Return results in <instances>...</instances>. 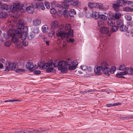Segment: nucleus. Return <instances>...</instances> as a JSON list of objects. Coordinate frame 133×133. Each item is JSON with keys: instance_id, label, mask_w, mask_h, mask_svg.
I'll use <instances>...</instances> for the list:
<instances>
[{"instance_id": "nucleus-1", "label": "nucleus", "mask_w": 133, "mask_h": 133, "mask_svg": "<svg viewBox=\"0 0 133 133\" xmlns=\"http://www.w3.org/2000/svg\"><path fill=\"white\" fill-rule=\"evenodd\" d=\"M32 6L30 5L25 8L26 10L29 13L32 14L34 12V9L35 8L37 9H41L44 10L45 8L44 4L42 2H37L32 4Z\"/></svg>"}, {"instance_id": "nucleus-2", "label": "nucleus", "mask_w": 133, "mask_h": 133, "mask_svg": "<svg viewBox=\"0 0 133 133\" xmlns=\"http://www.w3.org/2000/svg\"><path fill=\"white\" fill-rule=\"evenodd\" d=\"M73 30L72 29L69 30L68 32H65L62 30H58L56 32V35L58 37H61L62 39L68 38L69 36L71 37L74 36Z\"/></svg>"}, {"instance_id": "nucleus-3", "label": "nucleus", "mask_w": 133, "mask_h": 133, "mask_svg": "<svg viewBox=\"0 0 133 133\" xmlns=\"http://www.w3.org/2000/svg\"><path fill=\"white\" fill-rule=\"evenodd\" d=\"M7 34L9 37H11V42L13 43H17L18 42L19 37H17V34L16 35L14 33L13 30H9Z\"/></svg>"}, {"instance_id": "nucleus-4", "label": "nucleus", "mask_w": 133, "mask_h": 133, "mask_svg": "<svg viewBox=\"0 0 133 133\" xmlns=\"http://www.w3.org/2000/svg\"><path fill=\"white\" fill-rule=\"evenodd\" d=\"M78 4L77 0H64L62 2V5L65 9H68L70 4L74 6L77 5Z\"/></svg>"}, {"instance_id": "nucleus-5", "label": "nucleus", "mask_w": 133, "mask_h": 133, "mask_svg": "<svg viewBox=\"0 0 133 133\" xmlns=\"http://www.w3.org/2000/svg\"><path fill=\"white\" fill-rule=\"evenodd\" d=\"M121 16V14L119 12L116 13L115 14L114 17L113 16L112 17H111L109 18L107 22L108 25L109 24L111 25V24L114 25L115 24V18L116 19H119Z\"/></svg>"}, {"instance_id": "nucleus-6", "label": "nucleus", "mask_w": 133, "mask_h": 133, "mask_svg": "<svg viewBox=\"0 0 133 133\" xmlns=\"http://www.w3.org/2000/svg\"><path fill=\"white\" fill-rule=\"evenodd\" d=\"M21 29L17 28L15 30V32L17 34V37H20L22 40L25 39L26 38L27 34L23 32H22Z\"/></svg>"}, {"instance_id": "nucleus-7", "label": "nucleus", "mask_w": 133, "mask_h": 133, "mask_svg": "<svg viewBox=\"0 0 133 133\" xmlns=\"http://www.w3.org/2000/svg\"><path fill=\"white\" fill-rule=\"evenodd\" d=\"M100 31L102 33L106 34L109 37H110L111 34V32L109 31V28L107 27H102L100 29Z\"/></svg>"}, {"instance_id": "nucleus-8", "label": "nucleus", "mask_w": 133, "mask_h": 133, "mask_svg": "<svg viewBox=\"0 0 133 133\" xmlns=\"http://www.w3.org/2000/svg\"><path fill=\"white\" fill-rule=\"evenodd\" d=\"M115 3L113 4L112 7L113 8L114 10L116 12H118L119 11V8L120 6L117 0L115 1Z\"/></svg>"}, {"instance_id": "nucleus-9", "label": "nucleus", "mask_w": 133, "mask_h": 133, "mask_svg": "<svg viewBox=\"0 0 133 133\" xmlns=\"http://www.w3.org/2000/svg\"><path fill=\"white\" fill-rule=\"evenodd\" d=\"M25 67L28 70L31 71H32L34 68V64L32 62H27L25 65Z\"/></svg>"}, {"instance_id": "nucleus-10", "label": "nucleus", "mask_w": 133, "mask_h": 133, "mask_svg": "<svg viewBox=\"0 0 133 133\" xmlns=\"http://www.w3.org/2000/svg\"><path fill=\"white\" fill-rule=\"evenodd\" d=\"M63 62L58 67V70L61 71V72L62 73L66 72L67 71V68L66 67H63Z\"/></svg>"}, {"instance_id": "nucleus-11", "label": "nucleus", "mask_w": 133, "mask_h": 133, "mask_svg": "<svg viewBox=\"0 0 133 133\" xmlns=\"http://www.w3.org/2000/svg\"><path fill=\"white\" fill-rule=\"evenodd\" d=\"M24 25H18V28H20L22 30V32H23L27 34L28 31V27L27 26H24Z\"/></svg>"}, {"instance_id": "nucleus-12", "label": "nucleus", "mask_w": 133, "mask_h": 133, "mask_svg": "<svg viewBox=\"0 0 133 133\" xmlns=\"http://www.w3.org/2000/svg\"><path fill=\"white\" fill-rule=\"evenodd\" d=\"M101 70L102 71V72L104 74L106 75L107 76L110 75L109 71L110 70V68L109 67H105L103 69H101Z\"/></svg>"}, {"instance_id": "nucleus-13", "label": "nucleus", "mask_w": 133, "mask_h": 133, "mask_svg": "<svg viewBox=\"0 0 133 133\" xmlns=\"http://www.w3.org/2000/svg\"><path fill=\"white\" fill-rule=\"evenodd\" d=\"M101 68L99 66H97L96 69H95L94 72L95 75H99L102 74Z\"/></svg>"}, {"instance_id": "nucleus-14", "label": "nucleus", "mask_w": 133, "mask_h": 133, "mask_svg": "<svg viewBox=\"0 0 133 133\" xmlns=\"http://www.w3.org/2000/svg\"><path fill=\"white\" fill-rule=\"evenodd\" d=\"M109 65V63L107 61H103L102 62L101 66H99L100 67V68H101V69H102L108 67Z\"/></svg>"}, {"instance_id": "nucleus-15", "label": "nucleus", "mask_w": 133, "mask_h": 133, "mask_svg": "<svg viewBox=\"0 0 133 133\" xmlns=\"http://www.w3.org/2000/svg\"><path fill=\"white\" fill-rule=\"evenodd\" d=\"M76 13L75 10L73 9H70L68 12V15L71 17H74Z\"/></svg>"}, {"instance_id": "nucleus-16", "label": "nucleus", "mask_w": 133, "mask_h": 133, "mask_svg": "<svg viewBox=\"0 0 133 133\" xmlns=\"http://www.w3.org/2000/svg\"><path fill=\"white\" fill-rule=\"evenodd\" d=\"M63 61H59L57 62V60H55L54 61L53 64L54 67H57L59 66L60 64L63 63Z\"/></svg>"}, {"instance_id": "nucleus-17", "label": "nucleus", "mask_w": 133, "mask_h": 133, "mask_svg": "<svg viewBox=\"0 0 133 133\" xmlns=\"http://www.w3.org/2000/svg\"><path fill=\"white\" fill-rule=\"evenodd\" d=\"M99 15V13L97 12L94 11L92 13V17H93L95 19H98Z\"/></svg>"}, {"instance_id": "nucleus-18", "label": "nucleus", "mask_w": 133, "mask_h": 133, "mask_svg": "<svg viewBox=\"0 0 133 133\" xmlns=\"http://www.w3.org/2000/svg\"><path fill=\"white\" fill-rule=\"evenodd\" d=\"M128 25H120L119 30L121 31H125L128 29Z\"/></svg>"}, {"instance_id": "nucleus-19", "label": "nucleus", "mask_w": 133, "mask_h": 133, "mask_svg": "<svg viewBox=\"0 0 133 133\" xmlns=\"http://www.w3.org/2000/svg\"><path fill=\"white\" fill-rule=\"evenodd\" d=\"M62 61L63 62V64H64V66L66 65H69L71 63V61L69 58L67 59L65 61L64 60Z\"/></svg>"}, {"instance_id": "nucleus-20", "label": "nucleus", "mask_w": 133, "mask_h": 133, "mask_svg": "<svg viewBox=\"0 0 133 133\" xmlns=\"http://www.w3.org/2000/svg\"><path fill=\"white\" fill-rule=\"evenodd\" d=\"M112 26L111 29V34L112 32H115L118 30V27L116 25H111Z\"/></svg>"}, {"instance_id": "nucleus-21", "label": "nucleus", "mask_w": 133, "mask_h": 133, "mask_svg": "<svg viewBox=\"0 0 133 133\" xmlns=\"http://www.w3.org/2000/svg\"><path fill=\"white\" fill-rule=\"evenodd\" d=\"M120 6L125 5L127 3V1L124 0H117Z\"/></svg>"}, {"instance_id": "nucleus-22", "label": "nucleus", "mask_w": 133, "mask_h": 133, "mask_svg": "<svg viewBox=\"0 0 133 133\" xmlns=\"http://www.w3.org/2000/svg\"><path fill=\"white\" fill-rule=\"evenodd\" d=\"M76 62V64L75 65L76 66H69L68 68V69L69 70H74L76 68V67L77 66L78 64V63L77 62V61L76 60H75V62Z\"/></svg>"}, {"instance_id": "nucleus-23", "label": "nucleus", "mask_w": 133, "mask_h": 133, "mask_svg": "<svg viewBox=\"0 0 133 133\" xmlns=\"http://www.w3.org/2000/svg\"><path fill=\"white\" fill-rule=\"evenodd\" d=\"M9 68L11 70H14L16 67L14 63H10L9 64Z\"/></svg>"}, {"instance_id": "nucleus-24", "label": "nucleus", "mask_w": 133, "mask_h": 133, "mask_svg": "<svg viewBox=\"0 0 133 133\" xmlns=\"http://www.w3.org/2000/svg\"><path fill=\"white\" fill-rule=\"evenodd\" d=\"M7 16V14L5 12L2 11L0 12V18H6Z\"/></svg>"}, {"instance_id": "nucleus-25", "label": "nucleus", "mask_w": 133, "mask_h": 133, "mask_svg": "<svg viewBox=\"0 0 133 133\" xmlns=\"http://www.w3.org/2000/svg\"><path fill=\"white\" fill-rule=\"evenodd\" d=\"M121 103L118 102L114 103L113 104H107L106 105V106L107 107H109L113 106L119 105H121Z\"/></svg>"}, {"instance_id": "nucleus-26", "label": "nucleus", "mask_w": 133, "mask_h": 133, "mask_svg": "<svg viewBox=\"0 0 133 133\" xmlns=\"http://www.w3.org/2000/svg\"><path fill=\"white\" fill-rule=\"evenodd\" d=\"M33 23L34 25H39L41 23V21L39 19H36L33 21Z\"/></svg>"}, {"instance_id": "nucleus-27", "label": "nucleus", "mask_w": 133, "mask_h": 133, "mask_svg": "<svg viewBox=\"0 0 133 133\" xmlns=\"http://www.w3.org/2000/svg\"><path fill=\"white\" fill-rule=\"evenodd\" d=\"M100 19L103 21H105L107 19V17L104 15H100L99 18Z\"/></svg>"}, {"instance_id": "nucleus-28", "label": "nucleus", "mask_w": 133, "mask_h": 133, "mask_svg": "<svg viewBox=\"0 0 133 133\" xmlns=\"http://www.w3.org/2000/svg\"><path fill=\"white\" fill-rule=\"evenodd\" d=\"M15 10L17 12H18L19 11H21L20 8H21V5H20L19 4L17 5H15Z\"/></svg>"}, {"instance_id": "nucleus-29", "label": "nucleus", "mask_w": 133, "mask_h": 133, "mask_svg": "<svg viewBox=\"0 0 133 133\" xmlns=\"http://www.w3.org/2000/svg\"><path fill=\"white\" fill-rule=\"evenodd\" d=\"M119 70H124L125 69V70H129V68H125V66L124 65H121L119 68Z\"/></svg>"}, {"instance_id": "nucleus-30", "label": "nucleus", "mask_w": 133, "mask_h": 133, "mask_svg": "<svg viewBox=\"0 0 133 133\" xmlns=\"http://www.w3.org/2000/svg\"><path fill=\"white\" fill-rule=\"evenodd\" d=\"M125 17L127 21H131L132 19L130 15L128 14H127L125 15Z\"/></svg>"}, {"instance_id": "nucleus-31", "label": "nucleus", "mask_w": 133, "mask_h": 133, "mask_svg": "<svg viewBox=\"0 0 133 133\" xmlns=\"http://www.w3.org/2000/svg\"><path fill=\"white\" fill-rule=\"evenodd\" d=\"M43 65V66L42 67V68L43 69H46L47 68L49 67V65L48 64V63H45L44 62V64Z\"/></svg>"}, {"instance_id": "nucleus-32", "label": "nucleus", "mask_w": 133, "mask_h": 133, "mask_svg": "<svg viewBox=\"0 0 133 133\" xmlns=\"http://www.w3.org/2000/svg\"><path fill=\"white\" fill-rule=\"evenodd\" d=\"M18 25H25L26 24L25 22L23 19H20L18 22Z\"/></svg>"}, {"instance_id": "nucleus-33", "label": "nucleus", "mask_w": 133, "mask_h": 133, "mask_svg": "<svg viewBox=\"0 0 133 133\" xmlns=\"http://www.w3.org/2000/svg\"><path fill=\"white\" fill-rule=\"evenodd\" d=\"M44 62L43 60H41L39 61V62L38 63V67L41 68L43 65L44 64Z\"/></svg>"}, {"instance_id": "nucleus-34", "label": "nucleus", "mask_w": 133, "mask_h": 133, "mask_svg": "<svg viewBox=\"0 0 133 133\" xmlns=\"http://www.w3.org/2000/svg\"><path fill=\"white\" fill-rule=\"evenodd\" d=\"M10 10L11 12L14 13L15 11V6L14 5H11L10 7Z\"/></svg>"}, {"instance_id": "nucleus-35", "label": "nucleus", "mask_w": 133, "mask_h": 133, "mask_svg": "<svg viewBox=\"0 0 133 133\" xmlns=\"http://www.w3.org/2000/svg\"><path fill=\"white\" fill-rule=\"evenodd\" d=\"M116 70V67L115 66H112L111 68V69H110V71H109V72H110L111 74H113L115 71Z\"/></svg>"}, {"instance_id": "nucleus-36", "label": "nucleus", "mask_w": 133, "mask_h": 133, "mask_svg": "<svg viewBox=\"0 0 133 133\" xmlns=\"http://www.w3.org/2000/svg\"><path fill=\"white\" fill-rule=\"evenodd\" d=\"M34 34L32 33H30L29 35L28 36V38L30 40H31L34 37Z\"/></svg>"}, {"instance_id": "nucleus-37", "label": "nucleus", "mask_w": 133, "mask_h": 133, "mask_svg": "<svg viewBox=\"0 0 133 133\" xmlns=\"http://www.w3.org/2000/svg\"><path fill=\"white\" fill-rule=\"evenodd\" d=\"M128 74L129 75H133V69L132 68H129V70H127Z\"/></svg>"}, {"instance_id": "nucleus-38", "label": "nucleus", "mask_w": 133, "mask_h": 133, "mask_svg": "<svg viewBox=\"0 0 133 133\" xmlns=\"http://www.w3.org/2000/svg\"><path fill=\"white\" fill-rule=\"evenodd\" d=\"M122 119H132V115H129L126 116L125 117H122Z\"/></svg>"}, {"instance_id": "nucleus-39", "label": "nucleus", "mask_w": 133, "mask_h": 133, "mask_svg": "<svg viewBox=\"0 0 133 133\" xmlns=\"http://www.w3.org/2000/svg\"><path fill=\"white\" fill-rule=\"evenodd\" d=\"M42 31L44 33L47 32L48 30V28H47V29L46 27L45 26V25H43L42 27Z\"/></svg>"}, {"instance_id": "nucleus-40", "label": "nucleus", "mask_w": 133, "mask_h": 133, "mask_svg": "<svg viewBox=\"0 0 133 133\" xmlns=\"http://www.w3.org/2000/svg\"><path fill=\"white\" fill-rule=\"evenodd\" d=\"M99 3H92V8H98V7Z\"/></svg>"}, {"instance_id": "nucleus-41", "label": "nucleus", "mask_w": 133, "mask_h": 133, "mask_svg": "<svg viewBox=\"0 0 133 133\" xmlns=\"http://www.w3.org/2000/svg\"><path fill=\"white\" fill-rule=\"evenodd\" d=\"M50 12L51 14H55L56 13V10L54 8H51L50 9Z\"/></svg>"}, {"instance_id": "nucleus-42", "label": "nucleus", "mask_w": 133, "mask_h": 133, "mask_svg": "<svg viewBox=\"0 0 133 133\" xmlns=\"http://www.w3.org/2000/svg\"><path fill=\"white\" fill-rule=\"evenodd\" d=\"M11 42L10 41H8L4 43V45L6 47H9L11 45Z\"/></svg>"}, {"instance_id": "nucleus-43", "label": "nucleus", "mask_w": 133, "mask_h": 133, "mask_svg": "<svg viewBox=\"0 0 133 133\" xmlns=\"http://www.w3.org/2000/svg\"><path fill=\"white\" fill-rule=\"evenodd\" d=\"M117 25H123L124 23L121 20H118L116 21Z\"/></svg>"}, {"instance_id": "nucleus-44", "label": "nucleus", "mask_w": 133, "mask_h": 133, "mask_svg": "<svg viewBox=\"0 0 133 133\" xmlns=\"http://www.w3.org/2000/svg\"><path fill=\"white\" fill-rule=\"evenodd\" d=\"M54 69L53 68H48V69L46 70V71L48 73H49L52 72Z\"/></svg>"}, {"instance_id": "nucleus-45", "label": "nucleus", "mask_w": 133, "mask_h": 133, "mask_svg": "<svg viewBox=\"0 0 133 133\" xmlns=\"http://www.w3.org/2000/svg\"><path fill=\"white\" fill-rule=\"evenodd\" d=\"M20 100H19L18 99H13L12 100H5L4 101V102H15L16 101H21Z\"/></svg>"}, {"instance_id": "nucleus-46", "label": "nucleus", "mask_w": 133, "mask_h": 133, "mask_svg": "<svg viewBox=\"0 0 133 133\" xmlns=\"http://www.w3.org/2000/svg\"><path fill=\"white\" fill-rule=\"evenodd\" d=\"M63 12L62 10H59L57 12V15L59 16H61L63 15Z\"/></svg>"}, {"instance_id": "nucleus-47", "label": "nucleus", "mask_w": 133, "mask_h": 133, "mask_svg": "<svg viewBox=\"0 0 133 133\" xmlns=\"http://www.w3.org/2000/svg\"><path fill=\"white\" fill-rule=\"evenodd\" d=\"M45 4L46 8L47 9H49L50 8V6L49 2H45Z\"/></svg>"}, {"instance_id": "nucleus-48", "label": "nucleus", "mask_w": 133, "mask_h": 133, "mask_svg": "<svg viewBox=\"0 0 133 133\" xmlns=\"http://www.w3.org/2000/svg\"><path fill=\"white\" fill-rule=\"evenodd\" d=\"M63 14L64 17H66L68 16H69L68 14V12L66 10H64L63 12Z\"/></svg>"}, {"instance_id": "nucleus-49", "label": "nucleus", "mask_w": 133, "mask_h": 133, "mask_svg": "<svg viewBox=\"0 0 133 133\" xmlns=\"http://www.w3.org/2000/svg\"><path fill=\"white\" fill-rule=\"evenodd\" d=\"M26 8L23 6L21 5V8H20L21 11L22 13H24L25 11V9Z\"/></svg>"}, {"instance_id": "nucleus-50", "label": "nucleus", "mask_w": 133, "mask_h": 133, "mask_svg": "<svg viewBox=\"0 0 133 133\" xmlns=\"http://www.w3.org/2000/svg\"><path fill=\"white\" fill-rule=\"evenodd\" d=\"M25 71L24 69H17L16 70V72H17L21 73Z\"/></svg>"}, {"instance_id": "nucleus-51", "label": "nucleus", "mask_w": 133, "mask_h": 133, "mask_svg": "<svg viewBox=\"0 0 133 133\" xmlns=\"http://www.w3.org/2000/svg\"><path fill=\"white\" fill-rule=\"evenodd\" d=\"M98 7V8H99V9H104V7L103 6V5L101 3H99Z\"/></svg>"}, {"instance_id": "nucleus-52", "label": "nucleus", "mask_w": 133, "mask_h": 133, "mask_svg": "<svg viewBox=\"0 0 133 133\" xmlns=\"http://www.w3.org/2000/svg\"><path fill=\"white\" fill-rule=\"evenodd\" d=\"M2 8L4 9L7 10L8 9V6L6 4H3L2 5Z\"/></svg>"}, {"instance_id": "nucleus-53", "label": "nucleus", "mask_w": 133, "mask_h": 133, "mask_svg": "<svg viewBox=\"0 0 133 133\" xmlns=\"http://www.w3.org/2000/svg\"><path fill=\"white\" fill-rule=\"evenodd\" d=\"M23 40V41L22 42V43L23 45L25 46H27L28 44V42L27 41H26L25 40Z\"/></svg>"}, {"instance_id": "nucleus-54", "label": "nucleus", "mask_w": 133, "mask_h": 133, "mask_svg": "<svg viewBox=\"0 0 133 133\" xmlns=\"http://www.w3.org/2000/svg\"><path fill=\"white\" fill-rule=\"evenodd\" d=\"M41 71L40 70H36L34 72V74L36 75H38L41 74Z\"/></svg>"}, {"instance_id": "nucleus-55", "label": "nucleus", "mask_w": 133, "mask_h": 133, "mask_svg": "<svg viewBox=\"0 0 133 133\" xmlns=\"http://www.w3.org/2000/svg\"><path fill=\"white\" fill-rule=\"evenodd\" d=\"M86 16L88 18H91V14L90 12H88L86 13Z\"/></svg>"}, {"instance_id": "nucleus-56", "label": "nucleus", "mask_w": 133, "mask_h": 133, "mask_svg": "<svg viewBox=\"0 0 133 133\" xmlns=\"http://www.w3.org/2000/svg\"><path fill=\"white\" fill-rule=\"evenodd\" d=\"M91 92V91L90 90H89L88 91H81L80 92V93L81 94H85V93H89V92Z\"/></svg>"}, {"instance_id": "nucleus-57", "label": "nucleus", "mask_w": 133, "mask_h": 133, "mask_svg": "<svg viewBox=\"0 0 133 133\" xmlns=\"http://www.w3.org/2000/svg\"><path fill=\"white\" fill-rule=\"evenodd\" d=\"M103 21H98L97 22L98 25H105Z\"/></svg>"}, {"instance_id": "nucleus-58", "label": "nucleus", "mask_w": 133, "mask_h": 133, "mask_svg": "<svg viewBox=\"0 0 133 133\" xmlns=\"http://www.w3.org/2000/svg\"><path fill=\"white\" fill-rule=\"evenodd\" d=\"M121 72L120 73H118L116 74V76L118 78H121L122 76Z\"/></svg>"}, {"instance_id": "nucleus-59", "label": "nucleus", "mask_w": 133, "mask_h": 133, "mask_svg": "<svg viewBox=\"0 0 133 133\" xmlns=\"http://www.w3.org/2000/svg\"><path fill=\"white\" fill-rule=\"evenodd\" d=\"M75 41V40L73 38H69L68 40V42H71L72 43H73Z\"/></svg>"}, {"instance_id": "nucleus-60", "label": "nucleus", "mask_w": 133, "mask_h": 133, "mask_svg": "<svg viewBox=\"0 0 133 133\" xmlns=\"http://www.w3.org/2000/svg\"><path fill=\"white\" fill-rule=\"evenodd\" d=\"M38 130H39V132H43V131H46L47 130L45 129H44L40 128V129H38Z\"/></svg>"}, {"instance_id": "nucleus-61", "label": "nucleus", "mask_w": 133, "mask_h": 133, "mask_svg": "<svg viewBox=\"0 0 133 133\" xmlns=\"http://www.w3.org/2000/svg\"><path fill=\"white\" fill-rule=\"evenodd\" d=\"M129 7H126L124 8L123 9V10L124 11H129Z\"/></svg>"}, {"instance_id": "nucleus-62", "label": "nucleus", "mask_w": 133, "mask_h": 133, "mask_svg": "<svg viewBox=\"0 0 133 133\" xmlns=\"http://www.w3.org/2000/svg\"><path fill=\"white\" fill-rule=\"evenodd\" d=\"M39 31V29L38 28H35L34 29L33 32L35 33H38Z\"/></svg>"}, {"instance_id": "nucleus-63", "label": "nucleus", "mask_w": 133, "mask_h": 133, "mask_svg": "<svg viewBox=\"0 0 133 133\" xmlns=\"http://www.w3.org/2000/svg\"><path fill=\"white\" fill-rule=\"evenodd\" d=\"M62 5H61L59 4H58L57 5V6L61 8L62 9H65L64 8L63 6L62 5Z\"/></svg>"}, {"instance_id": "nucleus-64", "label": "nucleus", "mask_w": 133, "mask_h": 133, "mask_svg": "<svg viewBox=\"0 0 133 133\" xmlns=\"http://www.w3.org/2000/svg\"><path fill=\"white\" fill-rule=\"evenodd\" d=\"M54 34V32H51L49 34V36L50 37H52Z\"/></svg>"}]
</instances>
